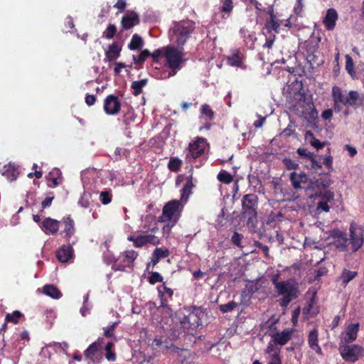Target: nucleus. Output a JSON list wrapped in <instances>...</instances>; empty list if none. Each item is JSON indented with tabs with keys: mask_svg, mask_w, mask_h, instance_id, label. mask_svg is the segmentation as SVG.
I'll return each instance as SVG.
<instances>
[{
	"mask_svg": "<svg viewBox=\"0 0 364 364\" xmlns=\"http://www.w3.org/2000/svg\"><path fill=\"white\" fill-rule=\"evenodd\" d=\"M164 58L165 68L159 70L157 74V78L160 80H166L175 76L186 62L183 48H178L174 46L164 47Z\"/></svg>",
	"mask_w": 364,
	"mask_h": 364,
	"instance_id": "f257e3e1",
	"label": "nucleus"
},
{
	"mask_svg": "<svg viewBox=\"0 0 364 364\" xmlns=\"http://www.w3.org/2000/svg\"><path fill=\"white\" fill-rule=\"evenodd\" d=\"M195 29V23L192 21L176 22L169 29L170 41L178 46L185 44L190 35Z\"/></svg>",
	"mask_w": 364,
	"mask_h": 364,
	"instance_id": "f03ea898",
	"label": "nucleus"
},
{
	"mask_svg": "<svg viewBox=\"0 0 364 364\" xmlns=\"http://www.w3.org/2000/svg\"><path fill=\"white\" fill-rule=\"evenodd\" d=\"M275 289L279 296H282L279 299V304L283 308L287 307L289 303L299 294L297 284L291 279L277 284Z\"/></svg>",
	"mask_w": 364,
	"mask_h": 364,
	"instance_id": "7ed1b4c3",
	"label": "nucleus"
},
{
	"mask_svg": "<svg viewBox=\"0 0 364 364\" xmlns=\"http://www.w3.org/2000/svg\"><path fill=\"white\" fill-rule=\"evenodd\" d=\"M184 204L181 200H173L167 203L159 218L161 222H168L173 227L181 217Z\"/></svg>",
	"mask_w": 364,
	"mask_h": 364,
	"instance_id": "20e7f679",
	"label": "nucleus"
},
{
	"mask_svg": "<svg viewBox=\"0 0 364 364\" xmlns=\"http://www.w3.org/2000/svg\"><path fill=\"white\" fill-rule=\"evenodd\" d=\"M258 197L254 193L243 196L242 199V214L248 218V223L257 218Z\"/></svg>",
	"mask_w": 364,
	"mask_h": 364,
	"instance_id": "39448f33",
	"label": "nucleus"
},
{
	"mask_svg": "<svg viewBox=\"0 0 364 364\" xmlns=\"http://www.w3.org/2000/svg\"><path fill=\"white\" fill-rule=\"evenodd\" d=\"M339 353L346 362L355 363L364 356V348L360 345L339 344Z\"/></svg>",
	"mask_w": 364,
	"mask_h": 364,
	"instance_id": "423d86ee",
	"label": "nucleus"
},
{
	"mask_svg": "<svg viewBox=\"0 0 364 364\" xmlns=\"http://www.w3.org/2000/svg\"><path fill=\"white\" fill-rule=\"evenodd\" d=\"M207 146L206 140L201 137H198L196 140L191 142L185 151L186 161L191 163L193 160L203 155Z\"/></svg>",
	"mask_w": 364,
	"mask_h": 364,
	"instance_id": "0eeeda50",
	"label": "nucleus"
},
{
	"mask_svg": "<svg viewBox=\"0 0 364 364\" xmlns=\"http://www.w3.org/2000/svg\"><path fill=\"white\" fill-rule=\"evenodd\" d=\"M138 253L133 250H126L122 252L116 259L113 269L115 271H125L127 267H131L136 259Z\"/></svg>",
	"mask_w": 364,
	"mask_h": 364,
	"instance_id": "6e6552de",
	"label": "nucleus"
},
{
	"mask_svg": "<svg viewBox=\"0 0 364 364\" xmlns=\"http://www.w3.org/2000/svg\"><path fill=\"white\" fill-rule=\"evenodd\" d=\"M351 250L356 252L362 245L364 241L363 230L355 224H351L350 227Z\"/></svg>",
	"mask_w": 364,
	"mask_h": 364,
	"instance_id": "1a4fd4ad",
	"label": "nucleus"
},
{
	"mask_svg": "<svg viewBox=\"0 0 364 364\" xmlns=\"http://www.w3.org/2000/svg\"><path fill=\"white\" fill-rule=\"evenodd\" d=\"M129 241H132L134 246L136 247H142L146 244H151L152 245H157L159 244V238L152 233H146L139 235L136 237L133 236L128 237Z\"/></svg>",
	"mask_w": 364,
	"mask_h": 364,
	"instance_id": "9d476101",
	"label": "nucleus"
},
{
	"mask_svg": "<svg viewBox=\"0 0 364 364\" xmlns=\"http://www.w3.org/2000/svg\"><path fill=\"white\" fill-rule=\"evenodd\" d=\"M318 197L321 198V200L317 203L316 213L320 214L323 212H329V203H331L334 200V193L331 191H325L323 193Z\"/></svg>",
	"mask_w": 364,
	"mask_h": 364,
	"instance_id": "9b49d317",
	"label": "nucleus"
},
{
	"mask_svg": "<svg viewBox=\"0 0 364 364\" xmlns=\"http://www.w3.org/2000/svg\"><path fill=\"white\" fill-rule=\"evenodd\" d=\"M121 103L117 97L114 95H108L104 102V110L108 115H116L119 112Z\"/></svg>",
	"mask_w": 364,
	"mask_h": 364,
	"instance_id": "f8f14e48",
	"label": "nucleus"
},
{
	"mask_svg": "<svg viewBox=\"0 0 364 364\" xmlns=\"http://www.w3.org/2000/svg\"><path fill=\"white\" fill-rule=\"evenodd\" d=\"M205 317V313L199 308L194 309L185 318L190 324L191 330H196L203 326V319Z\"/></svg>",
	"mask_w": 364,
	"mask_h": 364,
	"instance_id": "ddd939ff",
	"label": "nucleus"
},
{
	"mask_svg": "<svg viewBox=\"0 0 364 364\" xmlns=\"http://www.w3.org/2000/svg\"><path fill=\"white\" fill-rule=\"evenodd\" d=\"M289 180L295 190H300L305 189V185L307 184L309 178L304 172L297 173L292 171L289 175Z\"/></svg>",
	"mask_w": 364,
	"mask_h": 364,
	"instance_id": "4468645a",
	"label": "nucleus"
},
{
	"mask_svg": "<svg viewBox=\"0 0 364 364\" xmlns=\"http://www.w3.org/2000/svg\"><path fill=\"white\" fill-rule=\"evenodd\" d=\"M60 221L51 218H45L40 224V227L46 234L55 235L59 230Z\"/></svg>",
	"mask_w": 364,
	"mask_h": 364,
	"instance_id": "2eb2a0df",
	"label": "nucleus"
},
{
	"mask_svg": "<svg viewBox=\"0 0 364 364\" xmlns=\"http://www.w3.org/2000/svg\"><path fill=\"white\" fill-rule=\"evenodd\" d=\"M304 191L310 198L314 199L318 198L323 193L318 185L316 178H309V181Z\"/></svg>",
	"mask_w": 364,
	"mask_h": 364,
	"instance_id": "dca6fc26",
	"label": "nucleus"
},
{
	"mask_svg": "<svg viewBox=\"0 0 364 364\" xmlns=\"http://www.w3.org/2000/svg\"><path fill=\"white\" fill-rule=\"evenodd\" d=\"M122 26L124 29H130L139 23V16L134 11H127L122 18Z\"/></svg>",
	"mask_w": 364,
	"mask_h": 364,
	"instance_id": "f3484780",
	"label": "nucleus"
},
{
	"mask_svg": "<svg viewBox=\"0 0 364 364\" xmlns=\"http://www.w3.org/2000/svg\"><path fill=\"white\" fill-rule=\"evenodd\" d=\"M308 343L311 348L318 355H323L321 348L318 345V333L316 328L311 331L308 336Z\"/></svg>",
	"mask_w": 364,
	"mask_h": 364,
	"instance_id": "a211bd4d",
	"label": "nucleus"
},
{
	"mask_svg": "<svg viewBox=\"0 0 364 364\" xmlns=\"http://www.w3.org/2000/svg\"><path fill=\"white\" fill-rule=\"evenodd\" d=\"M337 20L338 14L336 11L334 9H329L326 11L323 23L327 30L331 31L335 28Z\"/></svg>",
	"mask_w": 364,
	"mask_h": 364,
	"instance_id": "6ab92c4d",
	"label": "nucleus"
},
{
	"mask_svg": "<svg viewBox=\"0 0 364 364\" xmlns=\"http://www.w3.org/2000/svg\"><path fill=\"white\" fill-rule=\"evenodd\" d=\"M292 330L286 328L282 332H277L272 336V339L278 345H285L291 338Z\"/></svg>",
	"mask_w": 364,
	"mask_h": 364,
	"instance_id": "aec40b11",
	"label": "nucleus"
},
{
	"mask_svg": "<svg viewBox=\"0 0 364 364\" xmlns=\"http://www.w3.org/2000/svg\"><path fill=\"white\" fill-rule=\"evenodd\" d=\"M277 343H274V341L272 339L267 348V353L272 358V364H282L279 357L280 348L277 347Z\"/></svg>",
	"mask_w": 364,
	"mask_h": 364,
	"instance_id": "412c9836",
	"label": "nucleus"
},
{
	"mask_svg": "<svg viewBox=\"0 0 364 364\" xmlns=\"http://www.w3.org/2000/svg\"><path fill=\"white\" fill-rule=\"evenodd\" d=\"M359 323H353L346 328V331L343 337V341L346 343H352L355 341L359 331Z\"/></svg>",
	"mask_w": 364,
	"mask_h": 364,
	"instance_id": "4be33fe9",
	"label": "nucleus"
},
{
	"mask_svg": "<svg viewBox=\"0 0 364 364\" xmlns=\"http://www.w3.org/2000/svg\"><path fill=\"white\" fill-rule=\"evenodd\" d=\"M73 255V248L70 246L63 245L56 253V257L61 262H67Z\"/></svg>",
	"mask_w": 364,
	"mask_h": 364,
	"instance_id": "5701e85b",
	"label": "nucleus"
},
{
	"mask_svg": "<svg viewBox=\"0 0 364 364\" xmlns=\"http://www.w3.org/2000/svg\"><path fill=\"white\" fill-rule=\"evenodd\" d=\"M244 56L239 51H235L227 58L228 64L234 66L245 68L243 65Z\"/></svg>",
	"mask_w": 364,
	"mask_h": 364,
	"instance_id": "b1692460",
	"label": "nucleus"
},
{
	"mask_svg": "<svg viewBox=\"0 0 364 364\" xmlns=\"http://www.w3.org/2000/svg\"><path fill=\"white\" fill-rule=\"evenodd\" d=\"M192 180H193V175H192V173H191L187 177V181L181 191H182L181 197L179 200H181L182 202V203H183V204L187 202L188 198L191 193V190L193 187V183Z\"/></svg>",
	"mask_w": 364,
	"mask_h": 364,
	"instance_id": "393cba45",
	"label": "nucleus"
},
{
	"mask_svg": "<svg viewBox=\"0 0 364 364\" xmlns=\"http://www.w3.org/2000/svg\"><path fill=\"white\" fill-rule=\"evenodd\" d=\"M121 49L117 43H112L105 53L106 59L109 62L116 60L120 55Z\"/></svg>",
	"mask_w": 364,
	"mask_h": 364,
	"instance_id": "a878e982",
	"label": "nucleus"
},
{
	"mask_svg": "<svg viewBox=\"0 0 364 364\" xmlns=\"http://www.w3.org/2000/svg\"><path fill=\"white\" fill-rule=\"evenodd\" d=\"M18 174L19 173L18 169L11 164L4 166L3 168L2 175L11 181H15L17 178Z\"/></svg>",
	"mask_w": 364,
	"mask_h": 364,
	"instance_id": "bb28decb",
	"label": "nucleus"
},
{
	"mask_svg": "<svg viewBox=\"0 0 364 364\" xmlns=\"http://www.w3.org/2000/svg\"><path fill=\"white\" fill-rule=\"evenodd\" d=\"M357 272L350 271L345 268L342 270L338 279L342 282L343 286L346 287L350 281L357 277Z\"/></svg>",
	"mask_w": 364,
	"mask_h": 364,
	"instance_id": "cd10ccee",
	"label": "nucleus"
},
{
	"mask_svg": "<svg viewBox=\"0 0 364 364\" xmlns=\"http://www.w3.org/2000/svg\"><path fill=\"white\" fill-rule=\"evenodd\" d=\"M362 104V98L358 92L351 90L347 97L346 105L358 107Z\"/></svg>",
	"mask_w": 364,
	"mask_h": 364,
	"instance_id": "c85d7f7f",
	"label": "nucleus"
},
{
	"mask_svg": "<svg viewBox=\"0 0 364 364\" xmlns=\"http://www.w3.org/2000/svg\"><path fill=\"white\" fill-rule=\"evenodd\" d=\"M48 180L52 182V184H48L49 187L54 188L58 186L62 182L60 171L58 168H54L48 173Z\"/></svg>",
	"mask_w": 364,
	"mask_h": 364,
	"instance_id": "c756f323",
	"label": "nucleus"
},
{
	"mask_svg": "<svg viewBox=\"0 0 364 364\" xmlns=\"http://www.w3.org/2000/svg\"><path fill=\"white\" fill-rule=\"evenodd\" d=\"M332 97L334 102L341 103L346 106L347 97H346L341 89L338 86H333L332 88Z\"/></svg>",
	"mask_w": 364,
	"mask_h": 364,
	"instance_id": "7c9ffc66",
	"label": "nucleus"
},
{
	"mask_svg": "<svg viewBox=\"0 0 364 364\" xmlns=\"http://www.w3.org/2000/svg\"><path fill=\"white\" fill-rule=\"evenodd\" d=\"M43 293L53 298V299H60L62 296V294L58 289H57L53 284H46L43 288Z\"/></svg>",
	"mask_w": 364,
	"mask_h": 364,
	"instance_id": "2f4dec72",
	"label": "nucleus"
},
{
	"mask_svg": "<svg viewBox=\"0 0 364 364\" xmlns=\"http://www.w3.org/2000/svg\"><path fill=\"white\" fill-rule=\"evenodd\" d=\"M63 223L65 237L69 240L75 233L74 221L71 218L67 217L63 219Z\"/></svg>",
	"mask_w": 364,
	"mask_h": 364,
	"instance_id": "473e14b6",
	"label": "nucleus"
},
{
	"mask_svg": "<svg viewBox=\"0 0 364 364\" xmlns=\"http://www.w3.org/2000/svg\"><path fill=\"white\" fill-rule=\"evenodd\" d=\"M100 349V343L97 341L92 343L85 350L84 355L86 358L93 361L94 358Z\"/></svg>",
	"mask_w": 364,
	"mask_h": 364,
	"instance_id": "72a5a7b5",
	"label": "nucleus"
},
{
	"mask_svg": "<svg viewBox=\"0 0 364 364\" xmlns=\"http://www.w3.org/2000/svg\"><path fill=\"white\" fill-rule=\"evenodd\" d=\"M143 40L141 36L138 34H134L132 36V40L128 45V47L130 50H140L143 47Z\"/></svg>",
	"mask_w": 364,
	"mask_h": 364,
	"instance_id": "f704fd0d",
	"label": "nucleus"
},
{
	"mask_svg": "<svg viewBox=\"0 0 364 364\" xmlns=\"http://www.w3.org/2000/svg\"><path fill=\"white\" fill-rule=\"evenodd\" d=\"M147 79L134 81L131 85V87L133 90V94L134 95H139V94H141L142 92L143 87H144L147 85Z\"/></svg>",
	"mask_w": 364,
	"mask_h": 364,
	"instance_id": "c9c22d12",
	"label": "nucleus"
},
{
	"mask_svg": "<svg viewBox=\"0 0 364 364\" xmlns=\"http://www.w3.org/2000/svg\"><path fill=\"white\" fill-rule=\"evenodd\" d=\"M306 139L308 140L310 144L312 146L315 147L316 149H322L326 144V142H321L318 139H316L314 136L313 133H311V132H306Z\"/></svg>",
	"mask_w": 364,
	"mask_h": 364,
	"instance_id": "e433bc0d",
	"label": "nucleus"
},
{
	"mask_svg": "<svg viewBox=\"0 0 364 364\" xmlns=\"http://www.w3.org/2000/svg\"><path fill=\"white\" fill-rule=\"evenodd\" d=\"M169 252L168 250H163L161 248H156L153 253L152 262L156 264L159 262L160 259L168 257Z\"/></svg>",
	"mask_w": 364,
	"mask_h": 364,
	"instance_id": "4c0bfd02",
	"label": "nucleus"
},
{
	"mask_svg": "<svg viewBox=\"0 0 364 364\" xmlns=\"http://www.w3.org/2000/svg\"><path fill=\"white\" fill-rule=\"evenodd\" d=\"M201 117L205 120H211L214 118V112L209 105H203L200 109Z\"/></svg>",
	"mask_w": 364,
	"mask_h": 364,
	"instance_id": "58836bf2",
	"label": "nucleus"
},
{
	"mask_svg": "<svg viewBox=\"0 0 364 364\" xmlns=\"http://www.w3.org/2000/svg\"><path fill=\"white\" fill-rule=\"evenodd\" d=\"M321 191L325 190L331 184V177L328 174L321 176L316 178Z\"/></svg>",
	"mask_w": 364,
	"mask_h": 364,
	"instance_id": "ea45409f",
	"label": "nucleus"
},
{
	"mask_svg": "<svg viewBox=\"0 0 364 364\" xmlns=\"http://www.w3.org/2000/svg\"><path fill=\"white\" fill-rule=\"evenodd\" d=\"M265 27L269 32L271 31H274L276 33H278L279 29V24L276 21L275 17L273 15H271L270 21L266 23Z\"/></svg>",
	"mask_w": 364,
	"mask_h": 364,
	"instance_id": "a19ab883",
	"label": "nucleus"
},
{
	"mask_svg": "<svg viewBox=\"0 0 364 364\" xmlns=\"http://www.w3.org/2000/svg\"><path fill=\"white\" fill-rule=\"evenodd\" d=\"M349 244H350V241L347 238L346 235L343 236L341 239H338V240H335L336 247L342 251L346 250Z\"/></svg>",
	"mask_w": 364,
	"mask_h": 364,
	"instance_id": "79ce46f5",
	"label": "nucleus"
},
{
	"mask_svg": "<svg viewBox=\"0 0 364 364\" xmlns=\"http://www.w3.org/2000/svg\"><path fill=\"white\" fill-rule=\"evenodd\" d=\"M233 9V2L232 0H222V5L220 8V11L222 13L226 14L228 16L231 13Z\"/></svg>",
	"mask_w": 364,
	"mask_h": 364,
	"instance_id": "37998d69",
	"label": "nucleus"
},
{
	"mask_svg": "<svg viewBox=\"0 0 364 364\" xmlns=\"http://www.w3.org/2000/svg\"><path fill=\"white\" fill-rule=\"evenodd\" d=\"M117 31V28L114 24H109L106 30L102 33V37L110 40L112 39L114 36L115 35Z\"/></svg>",
	"mask_w": 364,
	"mask_h": 364,
	"instance_id": "c03bdc74",
	"label": "nucleus"
},
{
	"mask_svg": "<svg viewBox=\"0 0 364 364\" xmlns=\"http://www.w3.org/2000/svg\"><path fill=\"white\" fill-rule=\"evenodd\" d=\"M151 55L150 52L148 50H142L139 56L136 57L133 55V60L136 64L143 63L146 59Z\"/></svg>",
	"mask_w": 364,
	"mask_h": 364,
	"instance_id": "a18cd8bd",
	"label": "nucleus"
},
{
	"mask_svg": "<svg viewBox=\"0 0 364 364\" xmlns=\"http://www.w3.org/2000/svg\"><path fill=\"white\" fill-rule=\"evenodd\" d=\"M21 316L22 314L19 311H14L12 314H6V321L17 323Z\"/></svg>",
	"mask_w": 364,
	"mask_h": 364,
	"instance_id": "49530a36",
	"label": "nucleus"
},
{
	"mask_svg": "<svg viewBox=\"0 0 364 364\" xmlns=\"http://www.w3.org/2000/svg\"><path fill=\"white\" fill-rule=\"evenodd\" d=\"M91 198V195L89 193H83L81 196L78 204L82 208H87L90 205V200Z\"/></svg>",
	"mask_w": 364,
	"mask_h": 364,
	"instance_id": "de8ad7c7",
	"label": "nucleus"
},
{
	"mask_svg": "<svg viewBox=\"0 0 364 364\" xmlns=\"http://www.w3.org/2000/svg\"><path fill=\"white\" fill-rule=\"evenodd\" d=\"M150 345L154 348H160L161 350H168L171 348L167 344H165L161 339L158 338H155Z\"/></svg>",
	"mask_w": 364,
	"mask_h": 364,
	"instance_id": "09e8293b",
	"label": "nucleus"
},
{
	"mask_svg": "<svg viewBox=\"0 0 364 364\" xmlns=\"http://www.w3.org/2000/svg\"><path fill=\"white\" fill-rule=\"evenodd\" d=\"M345 58L346 69L350 75H353L355 73L353 59L349 55H346Z\"/></svg>",
	"mask_w": 364,
	"mask_h": 364,
	"instance_id": "8fccbe9b",
	"label": "nucleus"
},
{
	"mask_svg": "<svg viewBox=\"0 0 364 364\" xmlns=\"http://www.w3.org/2000/svg\"><path fill=\"white\" fill-rule=\"evenodd\" d=\"M218 179L220 181H222L226 184H229L232 181V176L231 174L227 173V172H225V171H223V172H220L218 174Z\"/></svg>",
	"mask_w": 364,
	"mask_h": 364,
	"instance_id": "3c124183",
	"label": "nucleus"
},
{
	"mask_svg": "<svg viewBox=\"0 0 364 364\" xmlns=\"http://www.w3.org/2000/svg\"><path fill=\"white\" fill-rule=\"evenodd\" d=\"M181 166V161L177 158L171 159L168 164V168L173 171H177Z\"/></svg>",
	"mask_w": 364,
	"mask_h": 364,
	"instance_id": "603ef678",
	"label": "nucleus"
},
{
	"mask_svg": "<svg viewBox=\"0 0 364 364\" xmlns=\"http://www.w3.org/2000/svg\"><path fill=\"white\" fill-rule=\"evenodd\" d=\"M283 163L285 166V167L288 169V170H296L299 167V164L291 159H287V158H285L283 160Z\"/></svg>",
	"mask_w": 364,
	"mask_h": 364,
	"instance_id": "864d4df0",
	"label": "nucleus"
},
{
	"mask_svg": "<svg viewBox=\"0 0 364 364\" xmlns=\"http://www.w3.org/2000/svg\"><path fill=\"white\" fill-rule=\"evenodd\" d=\"M100 200L103 205L109 204L112 200V195L109 191H102L100 194Z\"/></svg>",
	"mask_w": 364,
	"mask_h": 364,
	"instance_id": "5fc2aeb1",
	"label": "nucleus"
},
{
	"mask_svg": "<svg viewBox=\"0 0 364 364\" xmlns=\"http://www.w3.org/2000/svg\"><path fill=\"white\" fill-rule=\"evenodd\" d=\"M237 306V303L235 301H230L225 304L220 305V310L223 313H228L232 311Z\"/></svg>",
	"mask_w": 364,
	"mask_h": 364,
	"instance_id": "6e6d98bb",
	"label": "nucleus"
},
{
	"mask_svg": "<svg viewBox=\"0 0 364 364\" xmlns=\"http://www.w3.org/2000/svg\"><path fill=\"white\" fill-rule=\"evenodd\" d=\"M163 280V277L159 272H153L149 278V282L154 284L156 282H161Z\"/></svg>",
	"mask_w": 364,
	"mask_h": 364,
	"instance_id": "4d7b16f0",
	"label": "nucleus"
},
{
	"mask_svg": "<svg viewBox=\"0 0 364 364\" xmlns=\"http://www.w3.org/2000/svg\"><path fill=\"white\" fill-rule=\"evenodd\" d=\"M243 236L242 234L235 232L231 237V240L237 247H241V240Z\"/></svg>",
	"mask_w": 364,
	"mask_h": 364,
	"instance_id": "13d9d810",
	"label": "nucleus"
},
{
	"mask_svg": "<svg viewBox=\"0 0 364 364\" xmlns=\"http://www.w3.org/2000/svg\"><path fill=\"white\" fill-rule=\"evenodd\" d=\"M297 153L300 156L308 159H311L313 156L312 153L306 149H304V148H299L297 149Z\"/></svg>",
	"mask_w": 364,
	"mask_h": 364,
	"instance_id": "bf43d9fd",
	"label": "nucleus"
},
{
	"mask_svg": "<svg viewBox=\"0 0 364 364\" xmlns=\"http://www.w3.org/2000/svg\"><path fill=\"white\" fill-rule=\"evenodd\" d=\"M151 56L153 60L157 62L161 56L164 57V47L160 49L155 50L151 54Z\"/></svg>",
	"mask_w": 364,
	"mask_h": 364,
	"instance_id": "052dcab7",
	"label": "nucleus"
},
{
	"mask_svg": "<svg viewBox=\"0 0 364 364\" xmlns=\"http://www.w3.org/2000/svg\"><path fill=\"white\" fill-rule=\"evenodd\" d=\"M92 308V305L90 304H83L82 306L80 309V314L82 316H85L87 313H89L90 310Z\"/></svg>",
	"mask_w": 364,
	"mask_h": 364,
	"instance_id": "680f3d73",
	"label": "nucleus"
},
{
	"mask_svg": "<svg viewBox=\"0 0 364 364\" xmlns=\"http://www.w3.org/2000/svg\"><path fill=\"white\" fill-rule=\"evenodd\" d=\"M346 234L343 232L342 231L339 230H333L331 232V236L333 238L335 239V240H338V239H341L343 236H344Z\"/></svg>",
	"mask_w": 364,
	"mask_h": 364,
	"instance_id": "e2e57ef3",
	"label": "nucleus"
},
{
	"mask_svg": "<svg viewBox=\"0 0 364 364\" xmlns=\"http://www.w3.org/2000/svg\"><path fill=\"white\" fill-rule=\"evenodd\" d=\"M96 98L93 95H87L85 97V102L87 105L91 106L95 103Z\"/></svg>",
	"mask_w": 364,
	"mask_h": 364,
	"instance_id": "0e129e2a",
	"label": "nucleus"
},
{
	"mask_svg": "<svg viewBox=\"0 0 364 364\" xmlns=\"http://www.w3.org/2000/svg\"><path fill=\"white\" fill-rule=\"evenodd\" d=\"M53 198H54L53 196L46 197L45 198V200L41 203L42 208L44 209V208H46L47 207H49L51 205V203H52Z\"/></svg>",
	"mask_w": 364,
	"mask_h": 364,
	"instance_id": "69168bd1",
	"label": "nucleus"
},
{
	"mask_svg": "<svg viewBox=\"0 0 364 364\" xmlns=\"http://www.w3.org/2000/svg\"><path fill=\"white\" fill-rule=\"evenodd\" d=\"M322 117L324 119H330L333 116V111L331 109H326L321 114Z\"/></svg>",
	"mask_w": 364,
	"mask_h": 364,
	"instance_id": "338daca9",
	"label": "nucleus"
},
{
	"mask_svg": "<svg viewBox=\"0 0 364 364\" xmlns=\"http://www.w3.org/2000/svg\"><path fill=\"white\" fill-rule=\"evenodd\" d=\"M105 357H106L107 360L109 361L113 362V361H115V360H116L115 353L112 350L106 351Z\"/></svg>",
	"mask_w": 364,
	"mask_h": 364,
	"instance_id": "774afa93",
	"label": "nucleus"
}]
</instances>
